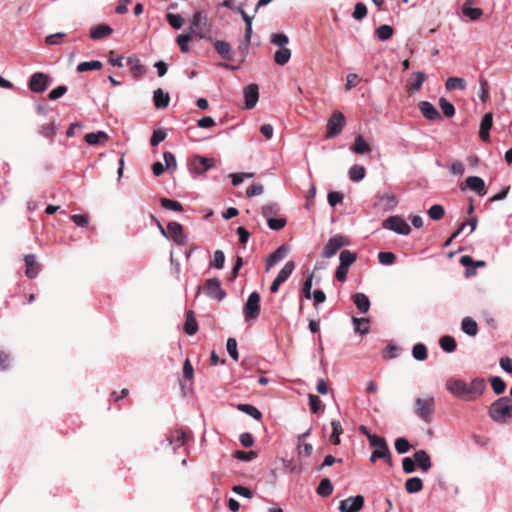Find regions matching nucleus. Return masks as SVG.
<instances>
[{"mask_svg": "<svg viewBox=\"0 0 512 512\" xmlns=\"http://www.w3.org/2000/svg\"><path fill=\"white\" fill-rule=\"evenodd\" d=\"M445 387L455 397L471 402L477 400L483 394L486 382L480 377L474 378L470 384L461 379L450 378L446 381Z\"/></svg>", "mask_w": 512, "mask_h": 512, "instance_id": "1", "label": "nucleus"}, {"mask_svg": "<svg viewBox=\"0 0 512 512\" xmlns=\"http://www.w3.org/2000/svg\"><path fill=\"white\" fill-rule=\"evenodd\" d=\"M510 396H503L495 400L488 409L490 418L500 424H507L512 419V388Z\"/></svg>", "mask_w": 512, "mask_h": 512, "instance_id": "2", "label": "nucleus"}, {"mask_svg": "<svg viewBox=\"0 0 512 512\" xmlns=\"http://www.w3.org/2000/svg\"><path fill=\"white\" fill-rule=\"evenodd\" d=\"M189 33L199 39L211 40L210 27L208 25L207 15L202 11H196L189 25Z\"/></svg>", "mask_w": 512, "mask_h": 512, "instance_id": "3", "label": "nucleus"}, {"mask_svg": "<svg viewBox=\"0 0 512 512\" xmlns=\"http://www.w3.org/2000/svg\"><path fill=\"white\" fill-rule=\"evenodd\" d=\"M435 411V400L433 396L415 399L414 412L424 422L430 423Z\"/></svg>", "mask_w": 512, "mask_h": 512, "instance_id": "4", "label": "nucleus"}, {"mask_svg": "<svg viewBox=\"0 0 512 512\" xmlns=\"http://www.w3.org/2000/svg\"><path fill=\"white\" fill-rule=\"evenodd\" d=\"M369 444L375 448L370 456L371 462H375L377 459H387L389 462L391 461L390 450L383 437L369 436Z\"/></svg>", "mask_w": 512, "mask_h": 512, "instance_id": "5", "label": "nucleus"}, {"mask_svg": "<svg viewBox=\"0 0 512 512\" xmlns=\"http://www.w3.org/2000/svg\"><path fill=\"white\" fill-rule=\"evenodd\" d=\"M214 166V158H209L201 155H194L189 161V170L191 174L194 175H203Z\"/></svg>", "mask_w": 512, "mask_h": 512, "instance_id": "6", "label": "nucleus"}, {"mask_svg": "<svg viewBox=\"0 0 512 512\" xmlns=\"http://www.w3.org/2000/svg\"><path fill=\"white\" fill-rule=\"evenodd\" d=\"M382 227L384 229H387V230L393 231L397 234L405 235V236L409 235L411 232V227L409 226V224L405 221V219H403L401 216H398V215L390 216V217L386 218L382 222Z\"/></svg>", "mask_w": 512, "mask_h": 512, "instance_id": "7", "label": "nucleus"}, {"mask_svg": "<svg viewBox=\"0 0 512 512\" xmlns=\"http://www.w3.org/2000/svg\"><path fill=\"white\" fill-rule=\"evenodd\" d=\"M243 314L246 320H255L259 317L260 314V295L258 292H252L243 308Z\"/></svg>", "mask_w": 512, "mask_h": 512, "instance_id": "8", "label": "nucleus"}, {"mask_svg": "<svg viewBox=\"0 0 512 512\" xmlns=\"http://www.w3.org/2000/svg\"><path fill=\"white\" fill-rule=\"evenodd\" d=\"M345 126V117L342 112L334 111L327 121V138L338 136Z\"/></svg>", "mask_w": 512, "mask_h": 512, "instance_id": "9", "label": "nucleus"}, {"mask_svg": "<svg viewBox=\"0 0 512 512\" xmlns=\"http://www.w3.org/2000/svg\"><path fill=\"white\" fill-rule=\"evenodd\" d=\"M349 244V241L342 235L331 237L323 247L321 256L324 258L333 257L338 250Z\"/></svg>", "mask_w": 512, "mask_h": 512, "instance_id": "10", "label": "nucleus"}, {"mask_svg": "<svg viewBox=\"0 0 512 512\" xmlns=\"http://www.w3.org/2000/svg\"><path fill=\"white\" fill-rule=\"evenodd\" d=\"M377 201L374 206L385 211H393L398 205V199L395 194L390 192H379L376 195Z\"/></svg>", "mask_w": 512, "mask_h": 512, "instance_id": "11", "label": "nucleus"}, {"mask_svg": "<svg viewBox=\"0 0 512 512\" xmlns=\"http://www.w3.org/2000/svg\"><path fill=\"white\" fill-rule=\"evenodd\" d=\"M204 291L208 297L218 301H221L226 297V292L222 289L221 283L217 278L207 279Z\"/></svg>", "mask_w": 512, "mask_h": 512, "instance_id": "12", "label": "nucleus"}, {"mask_svg": "<svg viewBox=\"0 0 512 512\" xmlns=\"http://www.w3.org/2000/svg\"><path fill=\"white\" fill-rule=\"evenodd\" d=\"M50 84L48 75L42 72L34 73L29 80L28 87L32 92L42 93Z\"/></svg>", "mask_w": 512, "mask_h": 512, "instance_id": "13", "label": "nucleus"}, {"mask_svg": "<svg viewBox=\"0 0 512 512\" xmlns=\"http://www.w3.org/2000/svg\"><path fill=\"white\" fill-rule=\"evenodd\" d=\"M295 269V263L293 261H288L283 266V268L279 271L278 275L272 282L270 286V291L272 293H277L279 290V287L282 283H284L293 273Z\"/></svg>", "mask_w": 512, "mask_h": 512, "instance_id": "14", "label": "nucleus"}, {"mask_svg": "<svg viewBox=\"0 0 512 512\" xmlns=\"http://www.w3.org/2000/svg\"><path fill=\"white\" fill-rule=\"evenodd\" d=\"M364 506V497L356 495L342 500L339 505L341 512H359Z\"/></svg>", "mask_w": 512, "mask_h": 512, "instance_id": "15", "label": "nucleus"}, {"mask_svg": "<svg viewBox=\"0 0 512 512\" xmlns=\"http://www.w3.org/2000/svg\"><path fill=\"white\" fill-rule=\"evenodd\" d=\"M167 234L168 238H171L178 245H184L186 243L183 227L178 222L172 221L167 224Z\"/></svg>", "mask_w": 512, "mask_h": 512, "instance_id": "16", "label": "nucleus"}, {"mask_svg": "<svg viewBox=\"0 0 512 512\" xmlns=\"http://www.w3.org/2000/svg\"><path fill=\"white\" fill-rule=\"evenodd\" d=\"M259 99V89L256 84H250L244 88L245 108L252 109L256 106Z\"/></svg>", "mask_w": 512, "mask_h": 512, "instance_id": "17", "label": "nucleus"}, {"mask_svg": "<svg viewBox=\"0 0 512 512\" xmlns=\"http://www.w3.org/2000/svg\"><path fill=\"white\" fill-rule=\"evenodd\" d=\"M24 261L26 264L25 275L30 279L36 278L41 271V265L37 262L36 256L28 254L25 256Z\"/></svg>", "mask_w": 512, "mask_h": 512, "instance_id": "18", "label": "nucleus"}, {"mask_svg": "<svg viewBox=\"0 0 512 512\" xmlns=\"http://www.w3.org/2000/svg\"><path fill=\"white\" fill-rule=\"evenodd\" d=\"M288 251L289 246L283 244L280 247H278L273 253H271L266 260V271H268L271 267H273L278 262L283 260L286 257Z\"/></svg>", "mask_w": 512, "mask_h": 512, "instance_id": "19", "label": "nucleus"}, {"mask_svg": "<svg viewBox=\"0 0 512 512\" xmlns=\"http://www.w3.org/2000/svg\"><path fill=\"white\" fill-rule=\"evenodd\" d=\"M413 460L423 472H427L432 466L430 456L425 450H417L413 454Z\"/></svg>", "mask_w": 512, "mask_h": 512, "instance_id": "20", "label": "nucleus"}, {"mask_svg": "<svg viewBox=\"0 0 512 512\" xmlns=\"http://www.w3.org/2000/svg\"><path fill=\"white\" fill-rule=\"evenodd\" d=\"M418 106L421 113L426 119L434 121L442 118L441 114L430 102L421 101Z\"/></svg>", "mask_w": 512, "mask_h": 512, "instance_id": "21", "label": "nucleus"}, {"mask_svg": "<svg viewBox=\"0 0 512 512\" xmlns=\"http://www.w3.org/2000/svg\"><path fill=\"white\" fill-rule=\"evenodd\" d=\"M466 186L476 192L478 195L483 196L486 194L485 182L478 176H469L465 180Z\"/></svg>", "mask_w": 512, "mask_h": 512, "instance_id": "22", "label": "nucleus"}, {"mask_svg": "<svg viewBox=\"0 0 512 512\" xmlns=\"http://www.w3.org/2000/svg\"><path fill=\"white\" fill-rule=\"evenodd\" d=\"M186 434L183 430L177 429L172 431L166 438V441L169 445L173 446V449L175 450L178 447H182L186 444Z\"/></svg>", "mask_w": 512, "mask_h": 512, "instance_id": "23", "label": "nucleus"}, {"mask_svg": "<svg viewBox=\"0 0 512 512\" xmlns=\"http://www.w3.org/2000/svg\"><path fill=\"white\" fill-rule=\"evenodd\" d=\"M473 3L474 0H465V2L462 5V13L470 20L475 21L478 20L483 15V11L480 8L472 7Z\"/></svg>", "mask_w": 512, "mask_h": 512, "instance_id": "24", "label": "nucleus"}, {"mask_svg": "<svg viewBox=\"0 0 512 512\" xmlns=\"http://www.w3.org/2000/svg\"><path fill=\"white\" fill-rule=\"evenodd\" d=\"M351 151L356 154H366L371 152L370 145L366 142L362 135L355 137L353 144L350 147Z\"/></svg>", "mask_w": 512, "mask_h": 512, "instance_id": "25", "label": "nucleus"}, {"mask_svg": "<svg viewBox=\"0 0 512 512\" xmlns=\"http://www.w3.org/2000/svg\"><path fill=\"white\" fill-rule=\"evenodd\" d=\"M153 102L155 107L158 109L166 108L169 105L170 96L168 93L158 88L153 93Z\"/></svg>", "mask_w": 512, "mask_h": 512, "instance_id": "26", "label": "nucleus"}, {"mask_svg": "<svg viewBox=\"0 0 512 512\" xmlns=\"http://www.w3.org/2000/svg\"><path fill=\"white\" fill-rule=\"evenodd\" d=\"M214 47L217 53L226 60H232L233 53L232 48L229 43L222 41V40H215L214 41Z\"/></svg>", "mask_w": 512, "mask_h": 512, "instance_id": "27", "label": "nucleus"}, {"mask_svg": "<svg viewBox=\"0 0 512 512\" xmlns=\"http://www.w3.org/2000/svg\"><path fill=\"white\" fill-rule=\"evenodd\" d=\"M112 32H113V29L109 25L100 24L91 29L90 37L93 40H98L103 37L109 36L110 34H112Z\"/></svg>", "mask_w": 512, "mask_h": 512, "instance_id": "28", "label": "nucleus"}, {"mask_svg": "<svg viewBox=\"0 0 512 512\" xmlns=\"http://www.w3.org/2000/svg\"><path fill=\"white\" fill-rule=\"evenodd\" d=\"M353 302L360 313H367L370 308V300L364 293H356L353 296Z\"/></svg>", "mask_w": 512, "mask_h": 512, "instance_id": "29", "label": "nucleus"}, {"mask_svg": "<svg viewBox=\"0 0 512 512\" xmlns=\"http://www.w3.org/2000/svg\"><path fill=\"white\" fill-rule=\"evenodd\" d=\"M462 331L469 336H476L478 332V325L471 317H465L461 322Z\"/></svg>", "mask_w": 512, "mask_h": 512, "instance_id": "30", "label": "nucleus"}, {"mask_svg": "<svg viewBox=\"0 0 512 512\" xmlns=\"http://www.w3.org/2000/svg\"><path fill=\"white\" fill-rule=\"evenodd\" d=\"M184 331L188 335H194L198 331V323L195 319L193 311L191 310L186 313Z\"/></svg>", "mask_w": 512, "mask_h": 512, "instance_id": "31", "label": "nucleus"}, {"mask_svg": "<svg viewBox=\"0 0 512 512\" xmlns=\"http://www.w3.org/2000/svg\"><path fill=\"white\" fill-rule=\"evenodd\" d=\"M108 140V135L104 131L92 132L85 135V141L89 145H98Z\"/></svg>", "mask_w": 512, "mask_h": 512, "instance_id": "32", "label": "nucleus"}, {"mask_svg": "<svg viewBox=\"0 0 512 512\" xmlns=\"http://www.w3.org/2000/svg\"><path fill=\"white\" fill-rule=\"evenodd\" d=\"M354 330L356 333H359L361 335H366L369 333L370 326H369V319L368 318H352Z\"/></svg>", "mask_w": 512, "mask_h": 512, "instance_id": "33", "label": "nucleus"}, {"mask_svg": "<svg viewBox=\"0 0 512 512\" xmlns=\"http://www.w3.org/2000/svg\"><path fill=\"white\" fill-rule=\"evenodd\" d=\"M333 492V485L330 481L329 478H323L318 487L316 488V493L317 495H319L320 497H328L332 494Z\"/></svg>", "mask_w": 512, "mask_h": 512, "instance_id": "34", "label": "nucleus"}, {"mask_svg": "<svg viewBox=\"0 0 512 512\" xmlns=\"http://www.w3.org/2000/svg\"><path fill=\"white\" fill-rule=\"evenodd\" d=\"M439 345H440L441 349L447 353L454 352L457 347L456 340L450 335L442 336L439 339Z\"/></svg>", "mask_w": 512, "mask_h": 512, "instance_id": "35", "label": "nucleus"}, {"mask_svg": "<svg viewBox=\"0 0 512 512\" xmlns=\"http://www.w3.org/2000/svg\"><path fill=\"white\" fill-rule=\"evenodd\" d=\"M422 488L423 482L419 477L409 478L405 482V489L410 494L418 493Z\"/></svg>", "mask_w": 512, "mask_h": 512, "instance_id": "36", "label": "nucleus"}, {"mask_svg": "<svg viewBox=\"0 0 512 512\" xmlns=\"http://www.w3.org/2000/svg\"><path fill=\"white\" fill-rule=\"evenodd\" d=\"M447 90H463L466 88L467 83L464 78L461 77H449L445 83Z\"/></svg>", "mask_w": 512, "mask_h": 512, "instance_id": "37", "label": "nucleus"}, {"mask_svg": "<svg viewBox=\"0 0 512 512\" xmlns=\"http://www.w3.org/2000/svg\"><path fill=\"white\" fill-rule=\"evenodd\" d=\"M237 408L239 411L251 416L255 420H260L262 417L260 410L251 404H239Z\"/></svg>", "mask_w": 512, "mask_h": 512, "instance_id": "38", "label": "nucleus"}, {"mask_svg": "<svg viewBox=\"0 0 512 512\" xmlns=\"http://www.w3.org/2000/svg\"><path fill=\"white\" fill-rule=\"evenodd\" d=\"M356 258V254L350 250H342L339 256V265L349 269V267L356 261Z\"/></svg>", "mask_w": 512, "mask_h": 512, "instance_id": "39", "label": "nucleus"}, {"mask_svg": "<svg viewBox=\"0 0 512 512\" xmlns=\"http://www.w3.org/2000/svg\"><path fill=\"white\" fill-rule=\"evenodd\" d=\"M291 58V51L288 48H280L274 54V61L278 65H285Z\"/></svg>", "mask_w": 512, "mask_h": 512, "instance_id": "40", "label": "nucleus"}, {"mask_svg": "<svg viewBox=\"0 0 512 512\" xmlns=\"http://www.w3.org/2000/svg\"><path fill=\"white\" fill-rule=\"evenodd\" d=\"M365 173V168L360 165H353L348 171L349 179L353 182H359L364 179Z\"/></svg>", "mask_w": 512, "mask_h": 512, "instance_id": "41", "label": "nucleus"}, {"mask_svg": "<svg viewBox=\"0 0 512 512\" xmlns=\"http://www.w3.org/2000/svg\"><path fill=\"white\" fill-rule=\"evenodd\" d=\"M102 62L99 60L81 62L77 66L78 72H86L92 70H100L102 68Z\"/></svg>", "mask_w": 512, "mask_h": 512, "instance_id": "42", "label": "nucleus"}, {"mask_svg": "<svg viewBox=\"0 0 512 512\" xmlns=\"http://www.w3.org/2000/svg\"><path fill=\"white\" fill-rule=\"evenodd\" d=\"M413 81H409V84H410V90L411 91H418L420 90L422 84L424 83L425 79H426V75L424 72H421V71H417V72H414L413 73Z\"/></svg>", "mask_w": 512, "mask_h": 512, "instance_id": "43", "label": "nucleus"}, {"mask_svg": "<svg viewBox=\"0 0 512 512\" xmlns=\"http://www.w3.org/2000/svg\"><path fill=\"white\" fill-rule=\"evenodd\" d=\"M412 356L417 361H424L427 359V348L422 343H417L413 346Z\"/></svg>", "mask_w": 512, "mask_h": 512, "instance_id": "44", "label": "nucleus"}, {"mask_svg": "<svg viewBox=\"0 0 512 512\" xmlns=\"http://www.w3.org/2000/svg\"><path fill=\"white\" fill-rule=\"evenodd\" d=\"M489 381L495 394L500 395L505 391L506 383L501 377L492 376L489 378Z\"/></svg>", "mask_w": 512, "mask_h": 512, "instance_id": "45", "label": "nucleus"}, {"mask_svg": "<svg viewBox=\"0 0 512 512\" xmlns=\"http://www.w3.org/2000/svg\"><path fill=\"white\" fill-rule=\"evenodd\" d=\"M191 39H192V34H190L189 32L183 33V34H180L177 36L176 42L179 45L180 51L182 53H187L189 51V43H190Z\"/></svg>", "mask_w": 512, "mask_h": 512, "instance_id": "46", "label": "nucleus"}, {"mask_svg": "<svg viewBox=\"0 0 512 512\" xmlns=\"http://www.w3.org/2000/svg\"><path fill=\"white\" fill-rule=\"evenodd\" d=\"M376 35L379 40L386 41L393 35V28L390 25H381L376 29Z\"/></svg>", "mask_w": 512, "mask_h": 512, "instance_id": "47", "label": "nucleus"}, {"mask_svg": "<svg viewBox=\"0 0 512 512\" xmlns=\"http://www.w3.org/2000/svg\"><path fill=\"white\" fill-rule=\"evenodd\" d=\"M161 206L165 209L181 212L183 211V206L180 202L171 200L169 198H161L160 200Z\"/></svg>", "mask_w": 512, "mask_h": 512, "instance_id": "48", "label": "nucleus"}, {"mask_svg": "<svg viewBox=\"0 0 512 512\" xmlns=\"http://www.w3.org/2000/svg\"><path fill=\"white\" fill-rule=\"evenodd\" d=\"M166 20L172 28L178 30L182 27L184 19L180 14L167 13Z\"/></svg>", "mask_w": 512, "mask_h": 512, "instance_id": "49", "label": "nucleus"}, {"mask_svg": "<svg viewBox=\"0 0 512 512\" xmlns=\"http://www.w3.org/2000/svg\"><path fill=\"white\" fill-rule=\"evenodd\" d=\"M309 406L311 412L314 414L323 411L322 401L317 395L309 394Z\"/></svg>", "mask_w": 512, "mask_h": 512, "instance_id": "50", "label": "nucleus"}, {"mask_svg": "<svg viewBox=\"0 0 512 512\" xmlns=\"http://www.w3.org/2000/svg\"><path fill=\"white\" fill-rule=\"evenodd\" d=\"M444 208L440 204L432 205L428 210V215L432 220H440L444 216Z\"/></svg>", "mask_w": 512, "mask_h": 512, "instance_id": "51", "label": "nucleus"}, {"mask_svg": "<svg viewBox=\"0 0 512 512\" xmlns=\"http://www.w3.org/2000/svg\"><path fill=\"white\" fill-rule=\"evenodd\" d=\"M331 426H332L331 440L334 444L338 445L340 443L339 436L343 432L342 426L338 420H333L331 422Z\"/></svg>", "mask_w": 512, "mask_h": 512, "instance_id": "52", "label": "nucleus"}, {"mask_svg": "<svg viewBox=\"0 0 512 512\" xmlns=\"http://www.w3.org/2000/svg\"><path fill=\"white\" fill-rule=\"evenodd\" d=\"M439 105H440V108L443 112V114L446 116V117H452L454 116L455 114V107L452 103L448 102L446 99L444 98H441L439 100Z\"/></svg>", "mask_w": 512, "mask_h": 512, "instance_id": "53", "label": "nucleus"}, {"mask_svg": "<svg viewBox=\"0 0 512 512\" xmlns=\"http://www.w3.org/2000/svg\"><path fill=\"white\" fill-rule=\"evenodd\" d=\"M226 349L230 357L233 360L237 361L239 358V354L237 351V341L235 338H228L226 343Z\"/></svg>", "mask_w": 512, "mask_h": 512, "instance_id": "54", "label": "nucleus"}, {"mask_svg": "<svg viewBox=\"0 0 512 512\" xmlns=\"http://www.w3.org/2000/svg\"><path fill=\"white\" fill-rule=\"evenodd\" d=\"M279 212V206L276 203H268L262 207V215L269 219L272 218L273 215H276Z\"/></svg>", "mask_w": 512, "mask_h": 512, "instance_id": "55", "label": "nucleus"}, {"mask_svg": "<svg viewBox=\"0 0 512 512\" xmlns=\"http://www.w3.org/2000/svg\"><path fill=\"white\" fill-rule=\"evenodd\" d=\"M298 457L299 458H303V457H309L312 452H313V446L309 443H306L305 441L303 442H298Z\"/></svg>", "mask_w": 512, "mask_h": 512, "instance_id": "56", "label": "nucleus"}, {"mask_svg": "<svg viewBox=\"0 0 512 512\" xmlns=\"http://www.w3.org/2000/svg\"><path fill=\"white\" fill-rule=\"evenodd\" d=\"M367 15V7L364 3H357L354 7V11L352 13V17L355 20H362Z\"/></svg>", "mask_w": 512, "mask_h": 512, "instance_id": "57", "label": "nucleus"}, {"mask_svg": "<svg viewBox=\"0 0 512 512\" xmlns=\"http://www.w3.org/2000/svg\"><path fill=\"white\" fill-rule=\"evenodd\" d=\"M378 260L382 265H392L396 260V256L393 252H379Z\"/></svg>", "mask_w": 512, "mask_h": 512, "instance_id": "58", "label": "nucleus"}, {"mask_svg": "<svg viewBox=\"0 0 512 512\" xmlns=\"http://www.w3.org/2000/svg\"><path fill=\"white\" fill-rule=\"evenodd\" d=\"M166 136H167V134L164 130H162V129L154 130L153 134L151 136V139H150L151 146H157L158 144H160L162 141L165 140Z\"/></svg>", "mask_w": 512, "mask_h": 512, "instance_id": "59", "label": "nucleus"}, {"mask_svg": "<svg viewBox=\"0 0 512 512\" xmlns=\"http://www.w3.org/2000/svg\"><path fill=\"white\" fill-rule=\"evenodd\" d=\"M165 167L167 170H175L177 168V161L173 153L167 151L163 153Z\"/></svg>", "mask_w": 512, "mask_h": 512, "instance_id": "60", "label": "nucleus"}, {"mask_svg": "<svg viewBox=\"0 0 512 512\" xmlns=\"http://www.w3.org/2000/svg\"><path fill=\"white\" fill-rule=\"evenodd\" d=\"M234 457L244 462H250L257 457V453L255 451H236Z\"/></svg>", "mask_w": 512, "mask_h": 512, "instance_id": "61", "label": "nucleus"}, {"mask_svg": "<svg viewBox=\"0 0 512 512\" xmlns=\"http://www.w3.org/2000/svg\"><path fill=\"white\" fill-rule=\"evenodd\" d=\"M395 449L399 454H404L409 451L410 444L406 438H397L395 441Z\"/></svg>", "mask_w": 512, "mask_h": 512, "instance_id": "62", "label": "nucleus"}, {"mask_svg": "<svg viewBox=\"0 0 512 512\" xmlns=\"http://www.w3.org/2000/svg\"><path fill=\"white\" fill-rule=\"evenodd\" d=\"M267 224L271 230H281L286 225V219L272 217L267 219Z\"/></svg>", "mask_w": 512, "mask_h": 512, "instance_id": "63", "label": "nucleus"}, {"mask_svg": "<svg viewBox=\"0 0 512 512\" xmlns=\"http://www.w3.org/2000/svg\"><path fill=\"white\" fill-rule=\"evenodd\" d=\"M224 262H225V255H224L223 251L216 250L214 252V259L210 265L217 269H222L224 266Z\"/></svg>", "mask_w": 512, "mask_h": 512, "instance_id": "64", "label": "nucleus"}]
</instances>
